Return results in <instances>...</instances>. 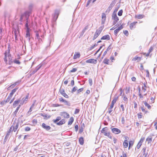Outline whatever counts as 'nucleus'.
<instances>
[{
  "mask_svg": "<svg viewBox=\"0 0 157 157\" xmlns=\"http://www.w3.org/2000/svg\"><path fill=\"white\" fill-rule=\"evenodd\" d=\"M109 129L107 127H105L102 128L101 130V133L104 134V135L112 139V136L110 134V132L108 131Z\"/></svg>",
  "mask_w": 157,
  "mask_h": 157,
  "instance_id": "obj_1",
  "label": "nucleus"
},
{
  "mask_svg": "<svg viewBox=\"0 0 157 157\" xmlns=\"http://www.w3.org/2000/svg\"><path fill=\"white\" fill-rule=\"evenodd\" d=\"M4 54L5 55V57L4 59V60L6 63H7L8 60L7 58V56L8 57V60L12 59L11 58V55L10 54V50H8L7 53L6 52Z\"/></svg>",
  "mask_w": 157,
  "mask_h": 157,
  "instance_id": "obj_2",
  "label": "nucleus"
},
{
  "mask_svg": "<svg viewBox=\"0 0 157 157\" xmlns=\"http://www.w3.org/2000/svg\"><path fill=\"white\" fill-rule=\"evenodd\" d=\"M59 13V11L58 10H55V13L53 17V20L56 21L57 19Z\"/></svg>",
  "mask_w": 157,
  "mask_h": 157,
  "instance_id": "obj_3",
  "label": "nucleus"
},
{
  "mask_svg": "<svg viewBox=\"0 0 157 157\" xmlns=\"http://www.w3.org/2000/svg\"><path fill=\"white\" fill-rule=\"evenodd\" d=\"M60 115L63 117L68 118L69 117V115L67 112H61L60 113Z\"/></svg>",
  "mask_w": 157,
  "mask_h": 157,
  "instance_id": "obj_4",
  "label": "nucleus"
},
{
  "mask_svg": "<svg viewBox=\"0 0 157 157\" xmlns=\"http://www.w3.org/2000/svg\"><path fill=\"white\" fill-rule=\"evenodd\" d=\"M111 129L112 132L115 134H118L120 133L121 132L120 130L118 128H111Z\"/></svg>",
  "mask_w": 157,
  "mask_h": 157,
  "instance_id": "obj_5",
  "label": "nucleus"
},
{
  "mask_svg": "<svg viewBox=\"0 0 157 157\" xmlns=\"http://www.w3.org/2000/svg\"><path fill=\"white\" fill-rule=\"evenodd\" d=\"M86 62L88 63L96 64L97 62V60L96 59H91L87 60H86Z\"/></svg>",
  "mask_w": 157,
  "mask_h": 157,
  "instance_id": "obj_6",
  "label": "nucleus"
},
{
  "mask_svg": "<svg viewBox=\"0 0 157 157\" xmlns=\"http://www.w3.org/2000/svg\"><path fill=\"white\" fill-rule=\"evenodd\" d=\"M42 126L43 128L48 131L50 130L51 128L50 126L46 125L45 123H44L42 124Z\"/></svg>",
  "mask_w": 157,
  "mask_h": 157,
  "instance_id": "obj_7",
  "label": "nucleus"
},
{
  "mask_svg": "<svg viewBox=\"0 0 157 157\" xmlns=\"http://www.w3.org/2000/svg\"><path fill=\"white\" fill-rule=\"evenodd\" d=\"M101 24L103 25L105 22L106 19V15L105 13H103L102 15Z\"/></svg>",
  "mask_w": 157,
  "mask_h": 157,
  "instance_id": "obj_8",
  "label": "nucleus"
},
{
  "mask_svg": "<svg viewBox=\"0 0 157 157\" xmlns=\"http://www.w3.org/2000/svg\"><path fill=\"white\" fill-rule=\"evenodd\" d=\"M137 23V21H135L132 23H131L130 24V28L131 29H133L134 28H135V25Z\"/></svg>",
  "mask_w": 157,
  "mask_h": 157,
  "instance_id": "obj_9",
  "label": "nucleus"
},
{
  "mask_svg": "<svg viewBox=\"0 0 157 157\" xmlns=\"http://www.w3.org/2000/svg\"><path fill=\"white\" fill-rule=\"evenodd\" d=\"M110 39V36L109 35H106L103 36L101 38V40H109Z\"/></svg>",
  "mask_w": 157,
  "mask_h": 157,
  "instance_id": "obj_10",
  "label": "nucleus"
},
{
  "mask_svg": "<svg viewBox=\"0 0 157 157\" xmlns=\"http://www.w3.org/2000/svg\"><path fill=\"white\" fill-rule=\"evenodd\" d=\"M19 122H17L16 123V124L15 126H13V131L14 132H16V131L17 130V129L18 128V126H19Z\"/></svg>",
  "mask_w": 157,
  "mask_h": 157,
  "instance_id": "obj_11",
  "label": "nucleus"
},
{
  "mask_svg": "<svg viewBox=\"0 0 157 157\" xmlns=\"http://www.w3.org/2000/svg\"><path fill=\"white\" fill-rule=\"evenodd\" d=\"M119 96H117V94H115L114 96V98L112 100V102L115 104L117 101V100Z\"/></svg>",
  "mask_w": 157,
  "mask_h": 157,
  "instance_id": "obj_12",
  "label": "nucleus"
},
{
  "mask_svg": "<svg viewBox=\"0 0 157 157\" xmlns=\"http://www.w3.org/2000/svg\"><path fill=\"white\" fill-rule=\"evenodd\" d=\"M65 123V121L64 119H62L59 122L56 123V124L58 125H60L63 124H64Z\"/></svg>",
  "mask_w": 157,
  "mask_h": 157,
  "instance_id": "obj_13",
  "label": "nucleus"
},
{
  "mask_svg": "<svg viewBox=\"0 0 157 157\" xmlns=\"http://www.w3.org/2000/svg\"><path fill=\"white\" fill-rule=\"evenodd\" d=\"M100 33L98 32L97 31H96L94 35L93 40H95L98 37V36L99 35V34Z\"/></svg>",
  "mask_w": 157,
  "mask_h": 157,
  "instance_id": "obj_14",
  "label": "nucleus"
},
{
  "mask_svg": "<svg viewBox=\"0 0 157 157\" xmlns=\"http://www.w3.org/2000/svg\"><path fill=\"white\" fill-rule=\"evenodd\" d=\"M112 18L114 20H116V21H118L119 20V18L117 14H112Z\"/></svg>",
  "mask_w": 157,
  "mask_h": 157,
  "instance_id": "obj_15",
  "label": "nucleus"
},
{
  "mask_svg": "<svg viewBox=\"0 0 157 157\" xmlns=\"http://www.w3.org/2000/svg\"><path fill=\"white\" fill-rule=\"evenodd\" d=\"M20 101V99H18L17 100L15 101L13 104V107L14 108L17 105V104H18Z\"/></svg>",
  "mask_w": 157,
  "mask_h": 157,
  "instance_id": "obj_16",
  "label": "nucleus"
},
{
  "mask_svg": "<svg viewBox=\"0 0 157 157\" xmlns=\"http://www.w3.org/2000/svg\"><path fill=\"white\" fill-rule=\"evenodd\" d=\"M88 25H87L86 27H85L84 28V29H83V30H82V32L80 34L81 36H82L83 35V34H84V33L85 32L86 30L87 29H88Z\"/></svg>",
  "mask_w": 157,
  "mask_h": 157,
  "instance_id": "obj_17",
  "label": "nucleus"
},
{
  "mask_svg": "<svg viewBox=\"0 0 157 157\" xmlns=\"http://www.w3.org/2000/svg\"><path fill=\"white\" fill-rule=\"evenodd\" d=\"M74 120V119L73 117H71L68 121V124L69 125H71L73 122Z\"/></svg>",
  "mask_w": 157,
  "mask_h": 157,
  "instance_id": "obj_18",
  "label": "nucleus"
},
{
  "mask_svg": "<svg viewBox=\"0 0 157 157\" xmlns=\"http://www.w3.org/2000/svg\"><path fill=\"white\" fill-rule=\"evenodd\" d=\"M26 37L28 41L29 42L30 40V33H26Z\"/></svg>",
  "mask_w": 157,
  "mask_h": 157,
  "instance_id": "obj_19",
  "label": "nucleus"
},
{
  "mask_svg": "<svg viewBox=\"0 0 157 157\" xmlns=\"http://www.w3.org/2000/svg\"><path fill=\"white\" fill-rule=\"evenodd\" d=\"M79 142L81 145H83L84 144V140L83 137H80L79 140Z\"/></svg>",
  "mask_w": 157,
  "mask_h": 157,
  "instance_id": "obj_20",
  "label": "nucleus"
},
{
  "mask_svg": "<svg viewBox=\"0 0 157 157\" xmlns=\"http://www.w3.org/2000/svg\"><path fill=\"white\" fill-rule=\"evenodd\" d=\"M104 27V25H103L102 26H100L98 29H97L96 31L98 32L99 33H101L102 30H103V28Z\"/></svg>",
  "mask_w": 157,
  "mask_h": 157,
  "instance_id": "obj_21",
  "label": "nucleus"
},
{
  "mask_svg": "<svg viewBox=\"0 0 157 157\" xmlns=\"http://www.w3.org/2000/svg\"><path fill=\"white\" fill-rule=\"evenodd\" d=\"M128 141L127 140H125L123 143V145L125 148H127L128 146Z\"/></svg>",
  "mask_w": 157,
  "mask_h": 157,
  "instance_id": "obj_22",
  "label": "nucleus"
},
{
  "mask_svg": "<svg viewBox=\"0 0 157 157\" xmlns=\"http://www.w3.org/2000/svg\"><path fill=\"white\" fill-rule=\"evenodd\" d=\"M152 137H148L146 139V141L147 142L148 144H149L151 141H152Z\"/></svg>",
  "mask_w": 157,
  "mask_h": 157,
  "instance_id": "obj_23",
  "label": "nucleus"
},
{
  "mask_svg": "<svg viewBox=\"0 0 157 157\" xmlns=\"http://www.w3.org/2000/svg\"><path fill=\"white\" fill-rule=\"evenodd\" d=\"M40 115L44 117V118L45 119H47V118H49L50 116H48V117H47V114L44 113H41L40 114Z\"/></svg>",
  "mask_w": 157,
  "mask_h": 157,
  "instance_id": "obj_24",
  "label": "nucleus"
},
{
  "mask_svg": "<svg viewBox=\"0 0 157 157\" xmlns=\"http://www.w3.org/2000/svg\"><path fill=\"white\" fill-rule=\"evenodd\" d=\"M80 57V54L79 53H77L76 54H75L74 55L73 57L74 59H76L77 58H79Z\"/></svg>",
  "mask_w": 157,
  "mask_h": 157,
  "instance_id": "obj_25",
  "label": "nucleus"
},
{
  "mask_svg": "<svg viewBox=\"0 0 157 157\" xmlns=\"http://www.w3.org/2000/svg\"><path fill=\"white\" fill-rule=\"evenodd\" d=\"M61 117H56V120H53V121L54 123H56L57 122L61 120Z\"/></svg>",
  "mask_w": 157,
  "mask_h": 157,
  "instance_id": "obj_26",
  "label": "nucleus"
},
{
  "mask_svg": "<svg viewBox=\"0 0 157 157\" xmlns=\"http://www.w3.org/2000/svg\"><path fill=\"white\" fill-rule=\"evenodd\" d=\"M143 103H144L145 106L147 107V108L150 109L151 108V106L148 104L146 101H144Z\"/></svg>",
  "mask_w": 157,
  "mask_h": 157,
  "instance_id": "obj_27",
  "label": "nucleus"
},
{
  "mask_svg": "<svg viewBox=\"0 0 157 157\" xmlns=\"http://www.w3.org/2000/svg\"><path fill=\"white\" fill-rule=\"evenodd\" d=\"M116 0H113L109 6L112 8L116 3Z\"/></svg>",
  "mask_w": 157,
  "mask_h": 157,
  "instance_id": "obj_28",
  "label": "nucleus"
},
{
  "mask_svg": "<svg viewBox=\"0 0 157 157\" xmlns=\"http://www.w3.org/2000/svg\"><path fill=\"white\" fill-rule=\"evenodd\" d=\"M143 15L139 14L137 15H136V17L138 19H141L143 17Z\"/></svg>",
  "mask_w": 157,
  "mask_h": 157,
  "instance_id": "obj_29",
  "label": "nucleus"
},
{
  "mask_svg": "<svg viewBox=\"0 0 157 157\" xmlns=\"http://www.w3.org/2000/svg\"><path fill=\"white\" fill-rule=\"evenodd\" d=\"M109 59L106 58L104 59L103 61V63L105 64H109Z\"/></svg>",
  "mask_w": 157,
  "mask_h": 157,
  "instance_id": "obj_30",
  "label": "nucleus"
},
{
  "mask_svg": "<svg viewBox=\"0 0 157 157\" xmlns=\"http://www.w3.org/2000/svg\"><path fill=\"white\" fill-rule=\"evenodd\" d=\"M78 88L76 86H75L73 88L71 91V93H73L74 92H75L76 90H77Z\"/></svg>",
  "mask_w": 157,
  "mask_h": 157,
  "instance_id": "obj_31",
  "label": "nucleus"
},
{
  "mask_svg": "<svg viewBox=\"0 0 157 157\" xmlns=\"http://www.w3.org/2000/svg\"><path fill=\"white\" fill-rule=\"evenodd\" d=\"M96 0H89L86 4V6H87L89 4L90 2H92V3H94Z\"/></svg>",
  "mask_w": 157,
  "mask_h": 157,
  "instance_id": "obj_32",
  "label": "nucleus"
},
{
  "mask_svg": "<svg viewBox=\"0 0 157 157\" xmlns=\"http://www.w3.org/2000/svg\"><path fill=\"white\" fill-rule=\"evenodd\" d=\"M66 105L70 106V103L69 102L67 101L66 100H65L63 102Z\"/></svg>",
  "mask_w": 157,
  "mask_h": 157,
  "instance_id": "obj_33",
  "label": "nucleus"
},
{
  "mask_svg": "<svg viewBox=\"0 0 157 157\" xmlns=\"http://www.w3.org/2000/svg\"><path fill=\"white\" fill-rule=\"evenodd\" d=\"M134 142L133 141L131 140L129 142V149L133 145Z\"/></svg>",
  "mask_w": 157,
  "mask_h": 157,
  "instance_id": "obj_34",
  "label": "nucleus"
},
{
  "mask_svg": "<svg viewBox=\"0 0 157 157\" xmlns=\"http://www.w3.org/2000/svg\"><path fill=\"white\" fill-rule=\"evenodd\" d=\"M145 139V137H142L139 143L142 144V143L143 142Z\"/></svg>",
  "mask_w": 157,
  "mask_h": 157,
  "instance_id": "obj_35",
  "label": "nucleus"
},
{
  "mask_svg": "<svg viewBox=\"0 0 157 157\" xmlns=\"http://www.w3.org/2000/svg\"><path fill=\"white\" fill-rule=\"evenodd\" d=\"M28 17L26 18V23L25 25V27L26 28H29L28 26Z\"/></svg>",
  "mask_w": 157,
  "mask_h": 157,
  "instance_id": "obj_36",
  "label": "nucleus"
},
{
  "mask_svg": "<svg viewBox=\"0 0 157 157\" xmlns=\"http://www.w3.org/2000/svg\"><path fill=\"white\" fill-rule=\"evenodd\" d=\"M59 92L62 95L64 93L65 91L63 89L60 88L59 90Z\"/></svg>",
  "mask_w": 157,
  "mask_h": 157,
  "instance_id": "obj_37",
  "label": "nucleus"
},
{
  "mask_svg": "<svg viewBox=\"0 0 157 157\" xmlns=\"http://www.w3.org/2000/svg\"><path fill=\"white\" fill-rule=\"evenodd\" d=\"M112 8L111 7L109 6L106 10V11L105 12L109 13L110 11L111 10Z\"/></svg>",
  "mask_w": 157,
  "mask_h": 157,
  "instance_id": "obj_38",
  "label": "nucleus"
},
{
  "mask_svg": "<svg viewBox=\"0 0 157 157\" xmlns=\"http://www.w3.org/2000/svg\"><path fill=\"white\" fill-rule=\"evenodd\" d=\"M83 90V88H81L79 89L78 90H77V94H78L79 93H80Z\"/></svg>",
  "mask_w": 157,
  "mask_h": 157,
  "instance_id": "obj_39",
  "label": "nucleus"
},
{
  "mask_svg": "<svg viewBox=\"0 0 157 157\" xmlns=\"http://www.w3.org/2000/svg\"><path fill=\"white\" fill-rule=\"evenodd\" d=\"M123 100L124 101L126 102L127 103L128 101V99L126 96H124V97H123Z\"/></svg>",
  "mask_w": 157,
  "mask_h": 157,
  "instance_id": "obj_40",
  "label": "nucleus"
},
{
  "mask_svg": "<svg viewBox=\"0 0 157 157\" xmlns=\"http://www.w3.org/2000/svg\"><path fill=\"white\" fill-rule=\"evenodd\" d=\"M123 13V10H120L118 13V15L119 16H121Z\"/></svg>",
  "mask_w": 157,
  "mask_h": 157,
  "instance_id": "obj_41",
  "label": "nucleus"
},
{
  "mask_svg": "<svg viewBox=\"0 0 157 157\" xmlns=\"http://www.w3.org/2000/svg\"><path fill=\"white\" fill-rule=\"evenodd\" d=\"M14 35L15 36V40H17V32L16 30H15L14 31Z\"/></svg>",
  "mask_w": 157,
  "mask_h": 157,
  "instance_id": "obj_42",
  "label": "nucleus"
},
{
  "mask_svg": "<svg viewBox=\"0 0 157 157\" xmlns=\"http://www.w3.org/2000/svg\"><path fill=\"white\" fill-rule=\"evenodd\" d=\"M37 71L35 69L32 72H31L30 74V76L33 75Z\"/></svg>",
  "mask_w": 157,
  "mask_h": 157,
  "instance_id": "obj_43",
  "label": "nucleus"
},
{
  "mask_svg": "<svg viewBox=\"0 0 157 157\" xmlns=\"http://www.w3.org/2000/svg\"><path fill=\"white\" fill-rule=\"evenodd\" d=\"M14 63H15L18 64H19L20 63V62L18 60L15 59L13 61Z\"/></svg>",
  "mask_w": 157,
  "mask_h": 157,
  "instance_id": "obj_44",
  "label": "nucleus"
},
{
  "mask_svg": "<svg viewBox=\"0 0 157 157\" xmlns=\"http://www.w3.org/2000/svg\"><path fill=\"white\" fill-rule=\"evenodd\" d=\"M146 150V147H144L142 149L143 155H145L146 154V152H145Z\"/></svg>",
  "mask_w": 157,
  "mask_h": 157,
  "instance_id": "obj_45",
  "label": "nucleus"
},
{
  "mask_svg": "<svg viewBox=\"0 0 157 157\" xmlns=\"http://www.w3.org/2000/svg\"><path fill=\"white\" fill-rule=\"evenodd\" d=\"M84 128H83L82 126L80 128L79 131V133H81L83 132Z\"/></svg>",
  "mask_w": 157,
  "mask_h": 157,
  "instance_id": "obj_46",
  "label": "nucleus"
},
{
  "mask_svg": "<svg viewBox=\"0 0 157 157\" xmlns=\"http://www.w3.org/2000/svg\"><path fill=\"white\" fill-rule=\"evenodd\" d=\"M28 98L29 95H27L26 96L25 98L24 99V98L23 99V100L25 101V103H26L27 102V100L28 99Z\"/></svg>",
  "mask_w": 157,
  "mask_h": 157,
  "instance_id": "obj_47",
  "label": "nucleus"
},
{
  "mask_svg": "<svg viewBox=\"0 0 157 157\" xmlns=\"http://www.w3.org/2000/svg\"><path fill=\"white\" fill-rule=\"evenodd\" d=\"M119 32V31L117 29L114 31V34L115 35H117V33Z\"/></svg>",
  "mask_w": 157,
  "mask_h": 157,
  "instance_id": "obj_48",
  "label": "nucleus"
},
{
  "mask_svg": "<svg viewBox=\"0 0 157 157\" xmlns=\"http://www.w3.org/2000/svg\"><path fill=\"white\" fill-rule=\"evenodd\" d=\"M18 111V110H17L16 109L15 111L13 113V117H14L16 116Z\"/></svg>",
  "mask_w": 157,
  "mask_h": 157,
  "instance_id": "obj_49",
  "label": "nucleus"
},
{
  "mask_svg": "<svg viewBox=\"0 0 157 157\" xmlns=\"http://www.w3.org/2000/svg\"><path fill=\"white\" fill-rule=\"evenodd\" d=\"M77 70V69L76 68H73L70 71L71 72H74L76 71Z\"/></svg>",
  "mask_w": 157,
  "mask_h": 157,
  "instance_id": "obj_50",
  "label": "nucleus"
},
{
  "mask_svg": "<svg viewBox=\"0 0 157 157\" xmlns=\"http://www.w3.org/2000/svg\"><path fill=\"white\" fill-rule=\"evenodd\" d=\"M41 65H39L37 67H36L35 69L37 71L41 67Z\"/></svg>",
  "mask_w": 157,
  "mask_h": 157,
  "instance_id": "obj_51",
  "label": "nucleus"
},
{
  "mask_svg": "<svg viewBox=\"0 0 157 157\" xmlns=\"http://www.w3.org/2000/svg\"><path fill=\"white\" fill-rule=\"evenodd\" d=\"M79 111H80V110L78 109H75V112H74V114H76L78 113L79 112Z\"/></svg>",
  "mask_w": 157,
  "mask_h": 157,
  "instance_id": "obj_52",
  "label": "nucleus"
},
{
  "mask_svg": "<svg viewBox=\"0 0 157 157\" xmlns=\"http://www.w3.org/2000/svg\"><path fill=\"white\" fill-rule=\"evenodd\" d=\"M11 97H10L9 96H8V97L6 99V102H9V101H10V99H11Z\"/></svg>",
  "mask_w": 157,
  "mask_h": 157,
  "instance_id": "obj_53",
  "label": "nucleus"
},
{
  "mask_svg": "<svg viewBox=\"0 0 157 157\" xmlns=\"http://www.w3.org/2000/svg\"><path fill=\"white\" fill-rule=\"evenodd\" d=\"M89 82L90 86H92V80L91 78H90L89 79Z\"/></svg>",
  "mask_w": 157,
  "mask_h": 157,
  "instance_id": "obj_54",
  "label": "nucleus"
},
{
  "mask_svg": "<svg viewBox=\"0 0 157 157\" xmlns=\"http://www.w3.org/2000/svg\"><path fill=\"white\" fill-rule=\"evenodd\" d=\"M112 47V44H111L107 48L106 50L105 51H106L107 52V51H108Z\"/></svg>",
  "mask_w": 157,
  "mask_h": 157,
  "instance_id": "obj_55",
  "label": "nucleus"
},
{
  "mask_svg": "<svg viewBox=\"0 0 157 157\" xmlns=\"http://www.w3.org/2000/svg\"><path fill=\"white\" fill-rule=\"evenodd\" d=\"M30 130V128L28 127H27L25 128V130L26 131H29Z\"/></svg>",
  "mask_w": 157,
  "mask_h": 157,
  "instance_id": "obj_56",
  "label": "nucleus"
},
{
  "mask_svg": "<svg viewBox=\"0 0 157 157\" xmlns=\"http://www.w3.org/2000/svg\"><path fill=\"white\" fill-rule=\"evenodd\" d=\"M124 34L126 36H127L128 35V32L127 30H125L124 31Z\"/></svg>",
  "mask_w": 157,
  "mask_h": 157,
  "instance_id": "obj_57",
  "label": "nucleus"
},
{
  "mask_svg": "<svg viewBox=\"0 0 157 157\" xmlns=\"http://www.w3.org/2000/svg\"><path fill=\"white\" fill-rule=\"evenodd\" d=\"M62 95L66 98H69L68 96L65 93L63 94Z\"/></svg>",
  "mask_w": 157,
  "mask_h": 157,
  "instance_id": "obj_58",
  "label": "nucleus"
},
{
  "mask_svg": "<svg viewBox=\"0 0 157 157\" xmlns=\"http://www.w3.org/2000/svg\"><path fill=\"white\" fill-rule=\"evenodd\" d=\"M7 102H6V101H1L0 103L2 105H4Z\"/></svg>",
  "mask_w": 157,
  "mask_h": 157,
  "instance_id": "obj_59",
  "label": "nucleus"
},
{
  "mask_svg": "<svg viewBox=\"0 0 157 157\" xmlns=\"http://www.w3.org/2000/svg\"><path fill=\"white\" fill-rule=\"evenodd\" d=\"M18 88H15L14 89H13L12 90V92H13V93H15L16 91V90L18 89Z\"/></svg>",
  "mask_w": 157,
  "mask_h": 157,
  "instance_id": "obj_60",
  "label": "nucleus"
},
{
  "mask_svg": "<svg viewBox=\"0 0 157 157\" xmlns=\"http://www.w3.org/2000/svg\"><path fill=\"white\" fill-rule=\"evenodd\" d=\"M146 76L147 77H149V73L148 70H146Z\"/></svg>",
  "mask_w": 157,
  "mask_h": 157,
  "instance_id": "obj_61",
  "label": "nucleus"
},
{
  "mask_svg": "<svg viewBox=\"0 0 157 157\" xmlns=\"http://www.w3.org/2000/svg\"><path fill=\"white\" fill-rule=\"evenodd\" d=\"M123 28V26L121 25L119 27H118V28H117V29L119 31H120V30H121V29H122Z\"/></svg>",
  "mask_w": 157,
  "mask_h": 157,
  "instance_id": "obj_62",
  "label": "nucleus"
},
{
  "mask_svg": "<svg viewBox=\"0 0 157 157\" xmlns=\"http://www.w3.org/2000/svg\"><path fill=\"white\" fill-rule=\"evenodd\" d=\"M120 107L122 109V111H124V105L123 104L121 105Z\"/></svg>",
  "mask_w": 157,
  "mask_h": 157,
  "instance_id": "obj_63",
  "label": "nucleus"
},
{
  "mask_svg": "<svg viewBox=\"0 0 157 157\" xmlns=\"http://www.w3.org/2000/svg\"><path fill=\"white\" fill-rule=\"evenodd\" d=\"M121 157H127V155L126 154L124 153V152L123 151V152L122 155L121 156Z\"/></svg>",
  "mask_w": 157,
  "mask_h": 157,
  "instance_id": "obj_64",
  "label": "nucleus"
}]
</instances>
